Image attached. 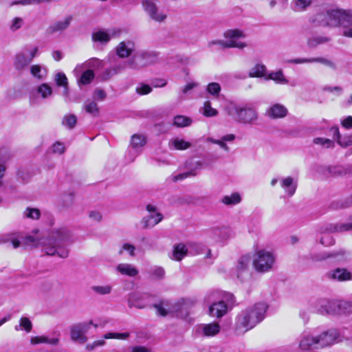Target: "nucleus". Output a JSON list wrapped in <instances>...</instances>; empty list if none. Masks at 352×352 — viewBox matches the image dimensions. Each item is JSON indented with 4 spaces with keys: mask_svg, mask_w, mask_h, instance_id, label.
<instances>
[{
    "mask_svg": "<svg viewBox=\"0 0 352 352\" xmlns=\"http://www.w3.org/2000/svg\"><path fill=\"white\" fill-rule=\"evenodd\" d=\"M266 113L271 118H281L287 116V109L280 104H274L267 110Z\"/></svg>",
    "mask_w": 352,
    "mask_h": 352,
    "instance_id": "obj_25",
    "label": "nucleus"
},
{
    "mask_svg": "<svg viewBox=\"0 0 352 352\" xmlns=\"http://www.w3.org/2000/svg\"><path fill=\"white\" fill-rule=\"evenodd\" d=\"M197 331L204 336H214L220 331V326L217 322L202 324L198 327Z\"/></svg>",
    "mask_w": 352,
    "mask_h": 352,
    "instance_id": "obj_23",
    "label": "nucleus"
},
{
    "mask_svg": "<svg viewBox=\"0 0 352 352\" xmlns=\"http://www.w3.org/2000/svg\"><path fill=\"white\" fill-rule=\"evenodd\" d=\"M329 279L344 282L352 280V274L345 268H336L327 274Z\"/></svg>",
    "mask_w": 352,
    "mask_h": 352,
    "instance_id": "obj_19",
    "label": "nucleus"
},
{
    "mask_svg": "<svg viewBox=\"0 0 352 352\" xmlns=\"http://www.w3.org/2000/svg\"><path fill=\"white\" fill-rule=\"evenodd\" d=\"M289 63H294V64H302V63H320L323 65H327V67L336 69V64L328 59L322 57L318 58H294L288 60Z\"/></svg>",
    "mask_w": 352,
    "mask_h": 352,
    "instance_id": "obj_21",
    "label": "nucleus"
},
{
    "mask_svg": "<svg viewBox=\"0 0 352 352\" xmlns=\"http://www.w3.org/2000/svg\"><path fill=\"white\" fill-rule=\"evenodd\" d=\"M241 198L238 192L232 193L230 195H226L222 198V202L226 205H236L240 203Z\"/></svg>",
    "mask_w": 352,
    "mask_h": 352,
    "instance_id": "obj_41",
    "label": "nucleus"
},
{
    "mask_svg": "<svg viewBox=\"0 0 352 352\" xmlns=\"http://www.w3.org/2000/svg\"><path fill=\"white\" fill-rule=\"evenodd\" d=\"M76 122L77 118L74 114L65 115L62 120V124L69 129H74Z\"/></svg>",
    "mask_w": 352,
    "mask_h": 352,
    "instance_id": "obj_48",
    "label": "nucleus"
},
{
    "mask_svg": "<svg viewBox=\"0 0 352 352\" xmlns=\"http://www.w3.org/2000/svg\"><path fill=\"white\" fill-rule=\"evenodd\" d=\"M83 109L87 113L93 116H98L99 109L97 103L94 101H86L83 105Z\"/></svg>",
    "mask_w": 352,
    "mask_h": 352,
    "instance_id": "obj_38",
    "label": "nucleus"
},
{
    "mask_svg": "<svg viewBox=\"0 0 352 352\" xmlns=\"http://www.w3.org/2000/svg\"><path fill=\"white\" fill-rule=\"evenodd\" d=\"M195 175H196V172L195 170H192L186 173H179L176 175H171L170 177V179H171L172 182H176L179 180H183L188 177Z\"/></svg>",
    "mask_w": 352,
    "mask_h": 352,
    "instance_id": "obj_55",
    "label": "nucleus"
},
{
    "mask_svg": "<svg viewBox=\"0 0 352 352\" xmlns=\"http://www.w3.org/2000/svg\"><path fill=\"white\" fill-rule=\"evenodd\" d=\"M221 90V86L217 82H210L207 85L206 87L207 92L215 98H219Z\"/></svg>",
    "mask_w": 352,
    "mask_h": 352,
    "instance_id": "obj_46",
    "label": "nucleus"
},
{
    "mask_svg": "<svg viewBox=\"0 0 352 352\" xmlns=\"http://www.w3.org/2000/svg\"><path fill=\"white\" fill-rule=\"evenodd\" d=\"M94 78V72L91 69H87L81 74L80 77L78 79V82L79 85H87L92 81Z\"/></svg>",
    "mask_w": 352,
    "mask_h": 352,
    "instance_id": "obj_44",
    "label": "nucleus"
},
{
    "mask_svg": "<svg viewBox=\"0 0 352 352\" xmlns=\"http://www.w3.org/2000/svg\"><path fill=\"white\" fill-rule=\"evenodd\" d=\"M90 325H94L96 328L97 324H94L93 321L88 322H79L74 324L70 327V338L74 342L84 344L87 341L86 333L89 331Z\"/></svg>",
    "mask_w": 352,
    "mask_h": 352,
    "instance_id": "obj_10",
    "label": "nucleus"
},
{
    "mask_svg": "<svg viewBox=\"0 0 352 352\" xmlns=\"http://www.w3.org/2000/svg\"><path fill=\"white\" fill-rule=\"evenodd\" d=\"M341 314L352 313V300H340Z\"/></svg>",
    "mask_w": 352,
    "mask_h": 352,
    "instance_id": "obj_58",
    "label": "nucleus"
},
{
    "mask_svg": "<svg viewBox=\"0 0 352 352\" xmlns=\"http://www.w3.org/2000/svg\"><path fill=\"white\" fill-rule=\"evenodd\" d=\"M146 144V138L144 135L135 134L131 137V145L133 148L138 149Z\"/></svg>",
    "mask_w": 352,
    "mask_h": 352,
    "instance_id": "obj_42",
    "label": "nucleus"
},
{
    "mask_svg": "<svg viewBox=\"0 0 352 352\" xmlns=\"http://www.w3.org/2000/svg\"><path fill=\"white\" fill-rule=\"evenodd\" d=\"M267 79L273 80L277 83L283 85L288 83V80L285 78L281 70L270 73Z\"/></svg>",
    "mask_w": 352,
    "mask_h": 352,
    "instance_id": "obj_45",
    "label": "nucleus"
},
{
    "mask_svg": "<svg viewBox=\"0 0 352 352\" xmlns=\"http://www.w3.org/2000/svg\"><path fill=\"white\" fill-rule=\"evenodd\" d=\"M313 142L315 144H319L325 148H333L335 145L333 140L324 138H316L314 139Z\"/></svg>",
    "mask_w": 352,
    "mask_h": 352,
    "instance_id": "obj_53",
    "label": "nucleus"
},
{
    "mask_svg": "<svg viewBox=\"0 0 352 352\" xmlns=\"http://www.w3.org/2000/svg\"><path fill=\"white\" fill-rule=\"evenodd\" d=\"M218 114V111L211 107L210 101H206L203 107V115L206 117H214Z\"/></svg>",
    "mask_w": 352,
    "mask_h": 352,
    "instance_id": "obj_50",
    "label": "nucleus"
},
{
    "mask_svg": "<svg viewBox=\"0 0 352 352\" xmlns=\"http://www.w3.org/2000/svg\"><path fill=\"white\" fill-rule=\"evenodd\" d=\"M228 115L241 124H254L258 119L256 109L250 104H232L228 107Z\"/></svg>",
    "mask_w": 352,
    "mask_h": 352,
    "instance_id": "obj_5",
    "label": "nucleus"
},
{
    "mask_svg": "<svg viewBox=\"0 0 352 352\" xmlns=\"http://www.w3.org/2000/svg\"><path fill=\"white\" fill-rule=\"evenodd\" d=\"M122 30L118 28L100 30L92 34V39L102 44L108 43L112 38L120 37Z\"/></svg>",
    "mask_w": 352,
    "mask_h": 352,
    "instance_id": "obj_12",
    "label": "nucleus"
},
{
    "mask_svg": "<svg viewBox=\"0 0 352 352\" xmlns=\"http://www.w3.org/2000/svg\"><path fill=\"white\" fill-rule=\"evenodd\" d=\"M193 302L190 300H185L182 303L179 309L177 311V316L182 318H186L190 314V308Z\"/></svg>",
    "mask_w": 352,
    "mask_h": 352,
    "instance_id": "obj_32",
    "label": "nucleus"
},
{
    "mask_svg": "<svg viewBox=\"0 0 352 352\" xmlns=\"http://www.w3.org/2000/svg\"><path fill=\"white\" fill-rule=\"evenodd\" d=\"M152 88L148 85L142 84L136 88V91L140 95H145L151 93Z\"/></svg>",
    "mask_w": 352,
    "mask_h": 352,
    "instance_id": "obj_63",
    "label": "nucleus"
},
{
    "mask_svg": "<svg viewBox=\"0 0 352 352\" xmlns=\"http://www.w3.org/2000/svg\"><path fill=\"white\" fill-rule=\"evenodd\" d=\"M352 205V195L350 197V198L349 199V200L347 201H341L340 203H336L333 204H332V207L335 209H338V208H348L349 206H351Z\"/></svg>",
    "mask_w": 352,
    "mask_h": 352,
    "instance_id": "obj_64",
    "label": "nucleus"
},
{
    "mask_svg": "<svg viewBox=\"0 0 352 352\" xmlns=\"http://www.w3.org/2000/svg\"><path fill=\"white\" fill-rule=\"evenodd\" d=\"M251 258L248 255H244L239 258L236 266V274L239 279L243 280L250 274V265Z\"/></svg>",
    "mask_w": 352,
    "mask_h": 352,
    "instance_id": "obj_16",
    "label": "nucleus"
},
{
    "mask_svg": "<svg viewBox=\"0 0 352 352\" xmlns=\"http://www.w3.org/2000/svg\"><path fill=\"white\" fill-rule=\"evenodd\" d=\"M151 274L157 279H162L164 276V270L161 267H155L151 270Z\"/></svg>",
    "mask_w": 352,
    "mask_h": 352,
    "instance_id": "obj_61",
    "label": "nucleus"
},
{
    "mask_svg": "<svg viewBox=\"0 0 352 352\" xmlns=\"http://www.w3.org/2000/svg\"><path fill=\"white\" fill-rule=\"evenodd\" d=\"M330 38L324 36H314L307 40V45L309 47L314 48L318 45L328 43Z\"/></svg>",
    "mask_w": 352,
    "mask_h": 352,
    "instance_id": "obj_36",
    "label": "nucleus"
},
{
    "mask_svg": "<svg viewBox=\"0 0 352 352\" xmlns=\"http://www.w3.org/2000/svg\"><path fill=\"white\" fill-rule=\"evenodd\" d=\"M72 241V235L69 230L65 228H59L41 242L42 250L47 255H57L60 258H65L69 255L67 246Z\"/></svg>",
    "mask_w": 352,
    "mask_h": 352,
    "instance_id": "obj_3",
    "label": "nucleus"
},
{
    "mask_svg": "<svg viewBox=\"0 0 352 352\" xmlns=\"http://www.w3.org/2000/svg\"><path fill=\"white\" fill-rule=\"evenodd\" d=\"M311 3L312 0H293L291 7L294 12H300L307 10Z\"/></svg>",
    "mask_w": 352,
    "mask_h": 352,
    "instance_id": "obj_29",
    "label": "nucleus"
},
{
    "mask_svg": "<svg viewBox=\"0 0 352 352\" xmlns=\"http://www.w3.org/2000/svg\"><path fill=\"white\" fill-rule=\"evenodd\" d=\"M37 93L42 98H47L52 94V89L48 84L43 83L37 87Z\"/></svg>",
    "mask_w": 352,
    "mask_h": 352,
    "instance_id": "obj_47",
    "label": "nucleus"
},
{
    "mask_svg": "<svg viewBox=\"0 0 352 352\" xmlns=\"http://www.w3.org/2000/svg\"><path fill=\"white\" fill-rule=\"evenodd\" d=\"M72 20V17L71 16H68L65 19L64 21H56L48 27L47 32L49 34H54L56 32H62L69 26Z\"/></svg>",
    "mask_w": 352,
    "mask_h": 352,
    "instance_id": "obj_26",
    "label": "nucleus"
},
{
    "mask_svg": "<svg viewBox=\"0 0 352 352\" xmlns=\"http://www.w3.org/2000/svg\"><path fill=\"white\" fill-rule=\"evenodd\" d=\"M24 24V21L21 17H14L11 21L10 24V30L12 32H16L19 30L23 25Z\"/></svg>",
    "mask_w": 352,
    "mask_h": 352,
    "instance_id": "obj_56",
    "label": "nucleus"
},
{
    "mask_svg": "<svg viewBox=\"0 0 352 352\" xmlns=\"http://www.w3.org/2000/svg\"><path fill=\"white\" fill-rule=\"evenodd\" d=\"M224 36L228 38V41L217 40L208 43V46L219 45L223 48L236 47L242 49L246 46L244 43L237 41L236 39L243 37V32L239 30H229L224 33Z\"/></svg>",
    "mask_w": 352,
    "mask_h": 352,
    "instance_id": "obj_7",
    "label": "nucleus"
},
{
    "mask_svg": "<svg viewBox=\"0 0 352 352\" xmlns=\"http://www.w3.org/2000/svg\"><path fill=\"white\" fill-rule=\"evenodd\" d=\"M309 259L312 261H321L325 259L329 258V253L328 252H322L318 254H311L309 255Z\"/></svg>",
    "mask_w": 352,
    "mask_h": 352,
    "instance_id": "obj_60",
    "label": "nucleus"
},
{
    "mask_svg": "<svg viewBox=\"0 0 352 352\" xmlns=\"http://www.w3.org/2000/svg\"><path fill=\"white\" fill-rule=\"evenodd\" d=\"M311 22L318 25L340 27L344 36L352 38V10L332 9L319 12Z\"/></svg>",
    "mask_w": 352,
    "mask_h": 352,
    "instance_id": "obj_1",
    "label": "nucleus"
},
{
    "mask_svg": "<svg viewBox=\"0 0 352 352\" xmlns=\"http://www.w3.org/2000/svg\"><path fill=\"white\" fill-rule=\"evenodd\" d=\"M280 186L285 190V192L292 197L294 195L297 188V182L292 177H287L280 181Z\"/></svg>",
    "mask_w": 352,
    "mask_h": 352,
    "instance_id": "obj_27",
    "label": "nucleus"
},
{
    "mask_svg": "<svg viewBox=\"0 0 352 352\" xmlns=\"http://www.w3.org/2000/svg\"><path fill=\"white\" fill-rule=\"evenodd\" d=\"M168 302L166 300H160L157 303H155L152 305L156 310V314L159 316L165 317L168 314V310L167 309Z\"/></svg>",
    "mask_w": 352,
    "mask_h": 352,
    "instance_id": "obj_35",
    "label": "nucleus"
},
{
    "mask_svg": "<svg viewBox=\"0 0 352 352\" xmlns=\"http://www.w3.org/2000/svg\"><path fill=\"white\" fill-rule=\"evenodd\" d=\"M38 48L35 46L25 45L17 52L14 57L13 65L17 71L25 69L36 57Z\"/></svg>",
    "mask_w": 352,
    "mask_h": 352,
    "instance_id": "obj_6",
    "label": "nucleus"
},
{
    "mask_svg": "<svg viewBox=\"0 0 352 352\" xmlns=\"http://www.w3.org/2000/svg\"><path fill=\"white\" fill-rule=\"evenodd\" d=\"M128 67L130 68L129 59L127 60H118L111 68L105 70L103 74V78L108 79L113 75L118 74Z\"/></svg>",
    "mask_w": 352,
    "mask_h": 352,
    "instance_id": "obj_22",
    "label": "nucleus"
},
{
    "mask_svg": "<svg viewBox=\"0 0 352 352\" xmlns=\"http://www.w3.org/2000/svg\"><path fill=\"white\" fill-rule=\"evenodd\" d=\"M339 336L336 329H330L319 334L303 332L299 338L298 348L301 351L323 349L337 342Z\"/></svg>",
    "mask_w": 352,
    "mask_h": 352,
    "instance_id": "obj_2",
    "label": "nucleus"
},
{
    "mask_svg": "<svg viewBox=\"0 0 352 352\" xmlns=\"http://www.w3.org/2000/svg\"><path fill=\"white\" fill-rule=\"evenodd\" d=\"M91 289L96 294L99 295L109 294L111 292L112 287L107 285L104 286L95 285L91 287Z\"/></svg>",
    "mask_w": 352,
    "mask_h": 352,
    "instance_id": "obj_51",
    "label": "nucleus"
},
{
    "mask_svg": "<svg viewBox=\"0 0 352 352\" xmlns=\"http://www.w3.org/2000/svg\"><path fill=\"white\" fill-rule=\"evenodd\" d=\"M135 44L130 40L120 42L116 48V54L119 58H124L130 56L134 51Z\"/></svg>",
    "mask_w": 352,
    "mask_h": 352,
    "instance_id": "obj_20",
    "label": "nucleus"
},
{
    "mask_svg": "<svg viewBox=\"0 0 352 352\" xmlns=\"http://www.w3.org/2000/svg\"><path fill=\"white\" fill-rule=\"evenodd\" d=\"M30 73L34 78L43 80L46 75V70L39 65H33L30 67Z\"/></svg>",
    "mask_w": 352,
    "mask_h": 352,
    "instance_id": "obj_43",
    "label": "nucleus"
},
{
    "mask_svg": "<svg viewBox=\"0 0 352 352\" xmlns=\"http://www.w3.org/2000/svg\"><path fill=\"white\" fill-rule=\"evenodd\" d=\"M116 270L124 276L134 277L138 274V270L129 263H120L116 267Z\"/></svg>",
    "mask_w": 352,
    "mask_h": 352,
    "instance_id": "obj_28",
    "label": "nucleus"
},
{
    "mask_svg": "<svg viewBox=\"0 0 352 352\" xmlns=\"http://www.w3.org/2000/svg\"><path fill=\"white\" fill-rule=\"evenodd\" d=\"M55 82L58 87H67L68 85L67 78L63 72H58L56 74Z\"/></svg>",
    "mask_w": 352,
    "mask_h": 352,
    "instance_id": "obj_57",
    "label": "nucleus"
},
{
    "mask_svg": "<svg viewBox=\"0 0 352 352\" xmlns=\"http://www.w3.org/2000/svg\"><path fill=\"white\" fill-rule=\"evenodd\" d=\"M192 123V120L184 116H176L173 119V125L177 127H185L190 126Z\"/></svg>",
    "mask_w": 352,
    "mask_h": 352,
    "instance_id": "obj_39",
    "label": "nucleus"
},
{
    "mask_svg": "<svg viewBox=\"0 0 352 352\" xmlns=\"http://www.w3.org/2000/svg\"><path fill=\"white\" fill-rule=\"evenodd\" d=\"M98 62L99 60L98 58H91L84 64L78 65L74 69V72L78 75L85 67L94 66L95 63H98Z\"/></svg>",
    "mask_w": 352,
    "mask_h": 352,
    "instance_id": "obj_54",
    "label": "nucleus"
},
{
    "mask_svg": "<svg viewBox=\"0 0 352 352\" xmlns=\"http://www.w3.org/2000/svg\"><path fill=\"white\" fill-rule=\"evenodd\" d=\"M65 146L60 142H56L52 146V151L54 153L63 154L65 152Z\"/></svg>",
    "mask_w": 352,
    "mask_h": 352,
    "instance_id": "obj_62",
    "label": "nucleus"
},
{
    "mask_svg": "<svg viewBox=\"0 0 352 352\" xmlns=\"http://www.w3.org/2000/svg\"><path fill=\"white\" fill-rule=\"evenodd\" d=\"M352 230V223L329 224L324 228L321 229L324 235L320 238V242L324 246H330L334 244V239L329 233L349 231Z\"/></svg>",
    "mask_w": 352,
    "mask_h": 352,
    "instance_id": "obj_9",
    "label": "nucleus"
},
{
    "mask_svg": "<svg viewBox=\"0 0 352 352\" xmlns=\"http://www.w3.org/2000/svg\"><path fill=\"white\" fill-rule=\"evenodd\" d=\"M266 67L264 65L256 64L249 72V76L252 78H261L265 75Z\"/></svg>",
    "mask_w": 352,
    "mask_h": 352,
    "instance_id": "obj_37",
    "label": "nucleus"
},
{
    "mask_svg": "<svg viewBox=\"0 0 352 352\" xmlns=\"http://www.w3.org/2000/svg\"><path fill=\"white\" fill-rule=\"evenodd\" d=\"M23 215L26 218L38 219L41 216V212L40 210L37 208L28 207L24 211Z\"/></svg>",
    "mask_w": 352,
    "mask_h": 352,
    "instance_id": "obj_52",
    "label": "nucleus"
},
{
    "mask_svg": "<svg viewBox=\"0 0 352 352\" xmlns=\"http://www.w3.org/2000/svg\"><path fill=\"white\" fill-rule=\"evenodd\" d=\"M32 324L30 320L27 317H21L19 320V324L14 327L16 331L25 330L26 332L31 331Z\"/></svg>",
    "mask_w": 352,
    "mask_h": 352,
    "instance_id": "obj_40",
    "label": "nucleus"
},
{
    "mask_svg": "<svg viewBox=\"0 0 352 352\" xmlns=\"http://www.w3.org/2000/svg\"><path fill=\"white\" fill-rule=\"evenodd\" d=\"M13 153L10 148L6 147H2L0 148V163L6 165L12 157Z\"/></svg>",
    "mask_w": 352,
    "mask_h": 352,
    "instance_id": "obj_49",
    "label": "nucleus"
},
{
    "mask_svg": "<svg viewBox=\"0 0 352 352\" xmlns=\"http://www.w3.org/2000/svg\"><path fill=\"white\" fill-rule=\"evenodd\" d=\"M349 256V253L343 250H340L338 251H333L331 253H329V258H331L334 262H337V263H342V262L346 261Z\"/></svg>",
    "mask_w": 352,
    "mask_h": 352,
    "instance_id": "obj_33",
    "label": "nucleus"
},
{
    "mask_svg": "<svg viewBox=\"0 0 352 352\" xmlns=\"http://www.w3.org/2000/svg\"><path fill=\"white\" fill-rule=\"evenodd\" d=\"M168 146L170 150H186L192 146L190 142L186 141L179 137H175L168 141Z\"/></svg>",
    "mask_w": 352,
    "mask_h": 352,
    "instance_id": "obj_24",
    "label": "nucleus"
},
{
    "mask_svg": "<svg viewBox=\"0 0 352 352\" xmlns=\"http://www.w3.org/2000/svg\"><path fill=\"white\" fill-rule=\"evenodd\" d=\"M274 261L275 257L272 252L261 250L256 252L253 265L256 271L266 272L272 268Z\"/></svg>",
    "mask_w": 352,
    "mask_h": 352,
    "instance_id": "obj_8",
    "label": "nucleus"
},
{
    "mask_svg": "<svg viewBox=\"0 0 352 352\" xmlns=\"http://www.w3.org/2000/svg\"><path fill=\"white\" fill-rule=\"evenodd\" d=\"M148 298L149 296L146 294L131 293L128 297V306L131 308L144 309L148 305Z\"/></svg>",
    "mask_w": 352,
    "mask_h": 352,
    "instance_id": "obj_17",
    "label": "nucleus"
},
{
    "mask_svg": "<svg viewBox=\"0 0 352 352\" xmlns=\"http://www.w3.org/2000/svg\"><path fill=\"white\" fill-rule=\"evenodd\" d=\"M267 307L265 303L258 302L242 310L236 318V331L241 333L254 328L264 319Z\"/></svg>",
    "mask_w": 352,
    "mask_h": 352,
    "instance_id": "obj_4",
    "label": "nucleus"
},
{
    "mask_svg": "<svg viewBox=\"0 0 352 352\" xmlns=\"http://www.w3.org/2000/svg\"><path fill=\"white\" fill-rule=\"evenodd\" d=\"M142 5L151 19L162 23L166 19V14L160 10L153 0H142Z\"/></svg>",
    "mask_w": 352,
    "mask_h": 352,
    "instance_id": "obj_13",
    "label": "nucleus"
},
{
    "mask_svg": "<svg viewBox=\"0 0 352 352\" xmlns=\"http://www.w3.org/2000/svg\"><path fill=\"white\" fill-rule=\"evenodd\" d=\"M32 344H38L41 343H46L50 345H57L59 342L58 338H49L45 336H34L30 339Z\"/></svg>",
    "mask_w": 352,
    "mask_h": 352,
    "instance_id": "obj_31",
    "label": "nucleus"
},
{
    "mask_svg": "<svg viewBox=\"0 0 352 352\" xmlns=\"http://www.w3.org/2000/svg\"><path fill=\"white\" fill-rule=\"evenodd\" d=\"M329 172L333 175H346L352 173V164L346 165V166H336L328 168Z\"/></svg>",
    "mask_w": 352,
    "mask_h": 352,
    "instance_id": "obj_34",
    "label": "nucleus"
},
{
    "mask_svg": "<svg viewBox=\"0 0 352 352\" xmlns=\"http://www.w3.org/2000/svg\"><path fill=\"white\" fill-rule=\"evenodd\" d=\"M319 305L318 311L320 314H341L340 300H321Z\"/></svg>",
    "mask_w": 352,
    "mask_h": 352,
    "instance_id": "obj_15",
    "label": "nucleus"
},
{
    "mask_svg": "<svg viewBox=\"0 0 352 352\" xmlns=\"http://www.w3.org/2000/svg\"><path fill=\"white\" fill-rule=\"evenodd\" d=\"M129 336V333H107L104 335V338L105 339H119V340H125L128 338Z\"/></svg>",
    "mask_w": 352,
    "mask_h": 352,
    "instance_id": "obj_59",
    "label": "nucleus"
},
{
    "mask_svg": "<svg viewBox=\"0 0 352 352\" xmlns=\"http://www.w3.org/2000/svg\"><path fill=\"white\" fill-rule=\"evenodd\" d=\"M228 311V305L225 300H219L214 302L210 305L208 309V314L212 317L220 318L227 314Z\"/></svg>",
    "mask_w": 352,
    "mask_h": 352,
    "instance_id": "obj_18",
    "label": "nucleus"
},
{
    "mask_svg": "<svg viewBox=\"0 0 352 352\" xmlns=\"http://www.w3.org/2000/svg\"><path fill=\"white\" fill-rule=\"evenodd\" d=\"M156 60V54L153 52H142L133 55L129 58V66L131 69H138Z\"/></svg>",
    "mask_w": 352,
    "mask_h": 352,
    "instance_id": "obj_11",
    "label": "nucleus"
},
{
    "mask_svg": "<svg viewBox=\"0 0 352 352\" xmlns=\"http://www.w3.org/2000/svg\"><path fill=\"white\" fill-rule=\"evenodd\" d=\"M188 250L184 243H178L174 246L171 258L181 261L187 254Z\"/></svg>",
    "mask_w": 352,
    "mask_h": 352,
    "instance_id": "obj_30",
    "label": "nucleus"
},
{
    "mask_svg": "<svg viewBox=\"0 0 352 352\" xmlns=\"http://www.w3.org/2000/svg\"><path fill=\"white\" fill-rule=\"evenodd\" d=\"M146 210L149 212V214L144 217L141 221L143 228L145 229L153 227L163 219V215L157 212V208L155 206L148 204L146 206Z\"/></svg>",
    "mask_w": 352,
    "mask_h": 352,
    "instance_id": "obj_14",
    "label": "nucleus"
}]
</instances>
